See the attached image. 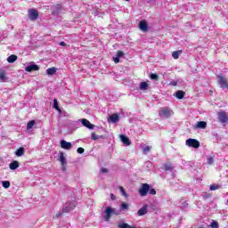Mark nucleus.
I'll list each match as a JSON object with an SVG mask.
<instances>
[{"label": "nucleus", "instance_id": "1", "mask_svg": "<svg viewBox=\"0 0 228 228\" xmlns=\"http://www.w3.org/2000/svg\"><path fill=\"white\" fill-rule=\"evenodd\" d=\"M159 115L161 118H170L174 115V110L169 107H163L159 110Z\"/></svg>", "mask_w": 228, "mask_h": 228}, {"label": "nucleus", "instance_id": "2", "mask_svg": "<svg viewBox=\"0 0 228 228\" xmlns=\"http://www.w3.org/2000/svg\"><path fill=\"white\" fill-rule=\"evenodd\" d=\"M112 215H118L116 209L111 207H107L103 216L105 222H110Z\"/></svg>", "mask_w": 228, "mask_h": 228}, {"label": "nucleus", "instance_id": "3", "mask_svg": "<svg viewBox=\"0 0 228 228\" xmlns=\"http://www.w3.org/2000/svg\"><path fill=\"white\" fill-rule=\"evenodd\" d=\"M74 208H76V200H69L65 203L62 208V213H70Z\"/></svg>", "mask_w": 228, "mask_h": 228}, {"label": "nucleus", "instance_id": "4", "mask_svg": "<svg viewBox=\"0 0 228 228\" xmlns=\"http://www.w3.org/2000/svg\"><path fill=\"white\" fill-rule=\"evenodd\" d=\"M185 145H187V147H192L193 149H199L200 142L197 139L189 138L186 140Z\"/></svg>", "mask_w": 228, "mask_h": 228}, {"label": "nucleus", "instance_id": "5", "mask_svg": "<svg viewBox=\"0 0 228 228\" xmlns=\"http://www.w3.org/2000/svg\"><path fill=\"white\" fill-rule=\"evenodd\" d=\"M218 83L220 85V87L223 89H227L228 90V81L227 78L222 75L217 76Z\"/></svg>", "mask_w": 228, "mask_h": 228}, {"label": "nucleus", "instance_id": "6", "mask_svg": "<svg viewBox=\"0 0 228 228\" xmlns=\"http://www.w3.org/2000/svg\"><path fill=\"white\" fill-rule=\"evenodd\" d=\"M218 120L221 124H227L228 122V114L225 111L217 112Z\"/></svg>", "mask_w": 228, "mask_h": 228}, {"label": "nucleus", "instance_id": "7", "mask_svg": "<svg viewBox=\"0 0 228 228\" xmlns=\"http://www.w3.org/2000/svg\"><path fill=\"white\" fill-rule=\"evenodd\" d=\"M150 186L151 185H149V183L142 184L141 188L139 189V194L141 195V197H147Z\"/></svg>", "mask_w": 228, "mask_h": 228}, {"label": "nucleus", "instance_id": "8", "mask_svg": "<svg viewBox=\"0 0 228 228\" xmlns=\"http://www.w3.org/2000/svg\"><path fill=\"white\" fill-rule=\"evenodd\" d=\"M28 19L30 20H37L38 19V11L35 9L28 10Z\"/></svg>", "mask_w": 228, "mask_h": 228}, {"label": "nucleus", "instance_id": "9", "mask_svg": "<svg viewBox=\"0 0 228 228\" xmlns=\"http://www.w3.org/2000/svg\"><path fill=\"white\" fill-rule=\"evenodd\" d=\"M25 70H26V72H35L37 70H40V67H38V65H37L35 63H32V64L28 65L25 68Z\"/></svg>", "mask_w": 228, "mask_h": 228}, {"label": "nucleus", "instance_id": "10", "mask_svg": "<svg viewBox=\"0 0 228 228\" xmlns=\"http://www.w3.org/2000/svg\"><path fill=\"white\" fill-rule=\"evenodd\" d=\"M139 29L142 31V33H147L149 31V25H147V21L145 20L140 21Z\"/></svg>", "mask_w": 228, "mask_h": 228}, {"label": "nucleus", "instance_id": "11", "mask_svg": "<svg viewBox=\"0 0 228 228\" xmlns=\"http://www.w3.org/2000/svg\"><path fill=\"white\" fill-rule=\"evenodd\" d=\"M61 147L65 151H70L72 149V143L65 140L61 141Z\"/></svg>", "mask_w": 228, "mask_h": 228}, {"label": "nucleus", "instance_id": "12", "mask_svg": "<svg viewBox=\"0 0 228 228\" xmlns=\"http://www.w3.org/2000/svg\"><path fill=\"white\" fill-rule=\"evenodd\" d=\"M80 122H82V125L85 127H87V129H94V125H92V123H90V121L88 119H80Z\"/></svg>", "mask_w": 228, "mask_h": 228}, {"label": "nucleus", "instance_id": "13", "mask_svg": "<svg viewBox=\"0 0 228 228\" xmlns=\"http://www.w3.org/2000/svg\"><path fill=\"white\" fill-rule=\"evenodd\" d=\"M60 12H61V5L56 4V5L52 6L53 15H58V13H60Z\"/></svg>", "mask_w": 228, "mask_h": 228}, {"label": "nucleus", "instance_id": "14", "mask_svg": "<svg viewBox=\"0 0 228 228\" xmlns=\"http://www.w3.org/2000/svg\"><path fill=\"white\" fill-rule=\"evenodd\" d=\"M124 56V52L118 51L116 57H113V61L115 63H120V58Z\"/></svg>", "mask_w": 228, "mask_h": 228}, {"label": "nucleus", "instance_id": "15", "mask_svg": "<svg viewBox=\"0 0 228 228\" xmlns=\"http://www.w3.org/2000/svg\"><path fill=\"white\" fill-rule=\"evenodd\" d=\"M120 140L124 145H131V141H129V137L126 135H120Z\"/></svg>", "mask_w": 228, "mask_h": 228}, {"label": "nucleus", "instance_id": "16", "mask_svg": "<svg viewBox=\"0 0 228 228\" xmlns=\"http://www.w3.org/2000/svg\"><path fill=\"white\" fill-rule=\"evenodd\" d=\"M138 216H143V215H147V205H144L137 212Z\"/></svg>", "mask_w": 228, "mask_h": 228}, {"label": "nucleus", "instance_id": "17", "mask_svg": "<svg viewBox=\"0 0 228 228\" xmlns=\"http://www.w3.org/2000/svg\"><path fill=\"white\" fill-rule=\"evenodd\" d=\"M196 127H198V129H206L208 123L206 121H198Z\"/></svg>", "mask_w": 228, "mask_h": 228}, {"label": "nucleus", "instance_id": "18", "mask_svg": "<svg viewBox=\"0 0 228 228\" xmlns=\"http://www.w3.org/2000/svg\"><path fill=\"white\" fill-rule=\"evenodd\" d=\"M20 165H19V161L17 160H13L10 165H9V168L11 170H17V168H19Z\"/></svg>", "mask_w": 228, "mask_h": 228}, {"label": "nucleus", "instance_id": "19", "mask_svg": "<svg viewBox=\"0 0 228 228\" xmlns=\"http://www.w3.org/2000/svg\"><path fill=\"white\" fill-rule=\"evenodd\" d=\"M110 120L112 122V124H116V122H118L119 120L118 114H112L110 117Z\"/></svg>", "mask_w": 228, "mask_h": 228}, {"label": "nucleus", "instance_id": "20", "mask_svg": "<svg viewBox=\"0 0 228 228\" xmlns=\"http://www.w3.org/2000/svg\"><path fill=\"white\" fill-rule=\"evenodd\" d=\"M60 162L62 166L67 163V159H65V153H63V151L60 152Z\"/></svg>", "mask_w": 228, "mask_h": 228}, {"label": "nucleus", "instance_id": "21", "mask_svg": "<svg viewBox=\"0 0 228 228\" xmlns=\"http://www.w3.org/2000/svg\"><path fill=\"white\" fill-rule=\"evenodd\" d=\"M184 95H186V93H184V91H177L175 93L176 99H184Z\"/></svg>", "mask_w": 228, "mask_h": 228}, {"label": "nucleus", "instance_id": "22", "mask_svg": "<svg viewBox=\"0 0 228 228\" xmlns=\"http://www.w3.org/2000/svg\"><path fill=\"white\" fill-rule=\"evenodd\" d=\"M120 211H129V204H127L126 202H123L120 205Z\"/></svg>", "mask_w": 228, "mask_h": 228}, {"label": "nucleus", "instance_id": "23", "mask_svg": "<svg viewBox=\"0 0 228 228\" xmlns=\"http://www.w3.org/2000/svg\"><path fill=\"white\" fill-rule=\"evenodd\" d=\"M7 61L8 63H15V61H17V55H11L7 58Z\"/></svg>", "mask_w": 228, "mask_h": 228}, {"label": "nucleus", "instance_id": "24", "mask_svg": "<svg viewBox=\"0 0 228 228\" xmlns=\"http://www.w3.org/2000/svg\"><path fill=\"white\" fill-rule=\"evenodd\" d=\"M46 74L48 76H54L56 74V68H49L46 69Z\"/></svg>", "mask_w": 228, "mask_h": 228}, {"label": "nucleus", "instance_id": "25", "mask_svg": "<svg viewBox=\"0 0 228 228\" xmlns=\"http://www.w3.org/2000/svg\"><path fill=\"white\" fill-rule=\"evenodd\" d=\"M15 155L18 156V158H20V156H24V148H20L15 151Z\"/></svg>", "mask_w": 228, "mask_h": 228}, {"label": "nucleus", "instance_id": "26", "mask_svg": "<svg viewBox=\"0 0 228 228\" xmlns=\"http://www.w3.org/2000/svg\"><path fill=\"white\" fill-rule=\"evenodd\" d=\"M149 88V84L147 82H142L140 84L139 89L140 90H147Z\"/></svg>", "mask_w": 228, "mask_h": 228}, {"label": "nucleus", "instance_id": "27", "mask_svg": "<svg viewBox=\"0 0 228 228\" xmlns=\"http://www.w3.org/2000/svg\"><path fill=\"white\" fill-rule=\"evenodd\" d=\"M182 51H175L172 53V56L175 60H179V55L182 54Z\"/></svg>", "mask_w": 228, "mask_h": 228}, {"label": "nucleus", "instance_id": "28", "mask_svg": "<svg viewBox=\"0 0 228 228\" xmlns=\"http://www.w3.org/2000/svg\"><path fill=\"white\" fill-rule=\"evenodd\" d=\"M35 124H36V121H35V120H30V121L27 124V129H28V131H29L30 129H33Z\"/></svg>", "mask_w": 228, "mask_h": 228}, {"label": "nucleus", "instance_id": "29", "mask_svg": "<svg viewBox=\"0 0 228 228\" xmlns=\"http://www.w3.org/2000/svg\"><path fill=\"white\" fill-rule=\"evenodd\" d=\"M53 108L55 110H57V111H59V113H61V110L58 106V100H56V99H53Z\"/></svg>", "mask_w": 228, "mask_h": 228}, {"label": "nucleus", "instance_id": "30", "mask_svg": "<svg viewBox=\"0 0 228 228\" xmlns=\"http://www.w3.org/2000/svg\"><path fill=\"white\" fill-rule=\"evenodd\" d=\"M2 186L3 188H5V190H8V188H10V181H3Z\"/></svg>", "mask_w": 228, "mask_h": 228}, {"label": "nucleus", "instance_id": "31", "mask_svg": "<svg viewBox=\"0 0 228 228\" xmlns=\"http://www.w3.org/2000/svg\"><path fill=\"white\" fill-rule=\"evenodd\" d=\"M151 149H152L151 146H144V147L142 148V153H143V154H147V152H150V151H151Z\"/></svg>", "mask_w": 228, "mask_h": 228}, {"label": "nucleus", "instance_id": "32", "mask_svg": "<svg viewBox=\"0 0 228 228\" xmlns=\"http://www.w3.org/2000/svg\"><path fill=\"white\" fill-rule=\"evenodd\" d=\"M219 189H220V185H218V184H211L210 185L211 191H215V190H219Z\"/></svg>", "mask_w": 228, "mask_h": 228}, {"label": "nucleus", "instance_id": "33", "mask_svg": "<svg viewBox=\"0 0 228 228\" xmlns=\"http://www.w3.org/2000/svg\"><path fill=\"white\" fill-rule=\"evenodd\" d=\"M207 163H208V165H213V163H215V158H213V157H208V158L207 159Z\"/></svg>", "mask_w": 228, "mask_h": 228}, {"label": "nucleus", "instance_id": "34", "mask_svg": "<svg viewBox=\"0 0 228 228\" xmlns=\"http://www.w3.org/2000/svg\"><path fill=\"white\" fill-rule=\"evenodd\" d=\"M172 166L170 164H165L164 166V170H166L167 172H170L172 171Z\"/></svg>", "mask_w": 228, "mask_h": 228}, {"label": "nucleus", "instance_id": "35", "mask_svg": "<svg viewBox=\"0 0 228 228\" xmlns=\"http://www.w3.org/2000/svg\"><path fill=\"white\" fill-rule=\"evenodd\" d=\"M119 191L122 193L123 197H126V199H127V192H126V190L124 189V187L120 186Z\"/></svg>", "mask_w": 228, "mask_h": 228}, {"label": "nucleus", "instance_id": "36", "mask_svg": "<svg viewBox=\"0 0 228 228\" xmlns=\"http://www.w3.org/2000/svg\"><path fill=\"white\" fill-rule=\"evenodd\" d=\"M151 79H153L154 81H158L159 77H158V74L156 73H152L151 76H150Z\"/></svg>", "mask_w": 228, "mask_h": 228}, {"label": "nucleus", "instance_id": "37", "mask_svg": "<svg viewBox=\"0 0 228 228\" xmlns=\"http://www.w3.org/2000/svg\"><path fill=\"white\" fill-rule=\"evenodd\" d=\"M91 138L92 140H99V135L96 134L95 133H92Z\"/></svg>", "mask_w": 228, "mask_h": 228}, {"label": "nucleus", "instance_id": "38", "mask_svg": "<svg viewBox=\"0 0 228 228\" xmlns=\"http://www.w3.org/2000/svg\"><path fill=\"white\" fill-rule=\"evenodd\" d=\"M148 193L150 195H156V190L155 189H151V187L149 188Z\"/></svg>", "mask_w": 228, "mask_h": 228}, {"label": "nucleus", "instance_id": "39", "mask_svg": "<svg viewBox=\"0 0 228 228\" xmlns=\"http://www.w3.org/2000/svg\"><path fill=\"white\" fill-rule=\"evenodd\" d=\"M212 228H218V222L213 221L210 225Z\"/></svg>", "mask_w": 228, "mask_h": 228}, {"label": "nucleus", "instance_id": "40", "mask_svg": "<svg viewBox=\"0 0 228 228\" xmlns=\"http://www.w3.org/2000/svg\"><path fill=\"white\" fill-rule=\"evenodd\" d=\"M77 152L78 154H83V152H85V149L82 148V147H79V148H77Z\"/></svg>", "mask_w": 228, "mask_h": 228}, {"label": "nucleus", "instance_id": "41", "mask_svg": "<svg viewBox=\"0 0 228 228\" xmlns=\"http://www.w3.org/2000/svg\"><path fill=\"white\" fill-rule=\"evenodd\" d=\"M6 79V77L4 76V73H0V80L4 81Z\"/></svg>", "mask_w": 228, "mask_h": 228}, {"label": "nucleus", "instance_id": "42", "mask_svg": "<svg viewBox=\"0 0 228 228\" xmlns=\"http://www.w3.org/2000/svg\"><path fill=\"white\" fill-rule=\"evenodd\" d=\"M63 213H65V212H58L56 215H55V216H56V218H60V216H61V215H63Z\"/></svg>", "mask_w": 228, "mask_h": 228}, {"label": "nucleus", "instance_id": "43", "mask_svg": "<svg viewBox=\"0 0 228 228\" xmlns=\"http://www.w3.org/2000/svg\"><path fill=\"white\" fill-rule=\"evenodd\" d=\"M170 85H171V86H177V82L173 80L170 82Z\"/></svg>", "mask_w": 228, "mask_h": 228}, {"label": "nucleus", "instance_id": "44", "mask_svg": "<svg viewBox=\"0 0 228 228\" xmlns=\"http://www.w3.org/2000/svg\"><path fill=\"white\" fill-rule=\"evenodd\" d=\"M107 172H108V168H105V167L102 168V174H107Z\"/></svg>", "mask_w": 228, "mask_h": 228}, {"label": "nucleus", "instance_id": "45", "mask_svg": "<svg viewBox=\"0 0 228 228\" xmlns=\"http://www.w3.org/2000/svg\"><path fill=\"white\" fill-rule=\"evenodd\" d=\"M110 199L111 200H115V199H117V196H115V194H110Z\"/></svg>", "mask_w": 228, "mask_h": 228}, {"label": "nucleus", "instance_id": "46", "mask_svg": "<svg viewBox=\"0 0 228 228\" xmlns=\"http://www.w3.org/2000/svg\"><path fill=\"white\" fill-rule=\"evenodd\" d=\"M60 45H61L62 47H65V45H67V44H65V42L62 41L60 43Z\"/></svg>", "mask_w": 228, "mask_h": 228}, {"label": "nucleus", "instance_id": "47", "mask_svg": "<svg viewBox=\"0 0 228 228\" xmlns=\"http://www.w3.org/2000/svg\"><path fill=\"white\" fill-rule=\"evenodd\" d=\"M205 199H208L209 197V193H205V195L203 196Z\"/></svg>", "mask_w": 228, "mask_h": 228}]
</instances>
